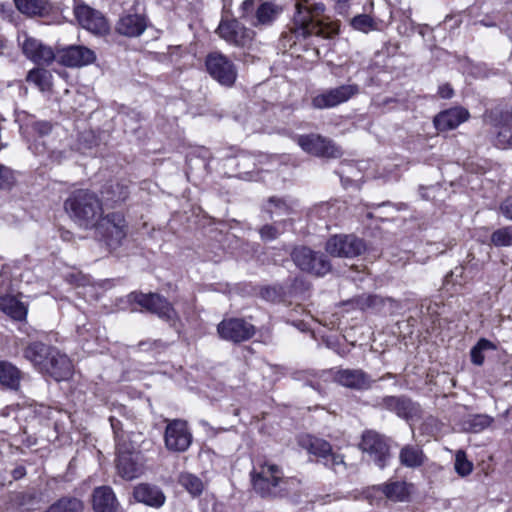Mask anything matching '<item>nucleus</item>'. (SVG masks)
Wrapping results in <instances>:
<instances>
[{
    "instance_id": "nucleus-22",
    "label": "nucleus",
    "mask_w": 512,
    "mask_h": 512,
    "mask_svg": "<svg viewBox=\"0 0 512 512\" xmlns=\"http://www.w3.org/2000/svg\"><path fill=\"white\" fill-rule=\"evenodd\" d=\"M147 28V19L137 13H123L115 24V31L122 36L139 37Z\"/></svg>"
},
{
    "instance_id": "nucleus-30",
    "label": "nucleus",
    "mask_w": 512,
    "mask_h": 512,
    "mask_svg": "<svg viewBox=\"0 0 512 512\" xmlns=\"http://www.w3.org/2000/svg\"><path fill=\"white\" fill-rule=\"evenodd\" d=\"M412 485L405 481L390 480L378 486V491L386 498L396 502L406 501L410 495Z\"/></svg>"
},
{
    "instance_id": "nucleus-38",
    "label": "nucleus",
    "mask_w": 512,
    "mask_h": 512,
    "mask_svg": "<svg viewBox=\"0 0 512 512\" xmlns=\"http://www.w3.org/2000/svg\"><path fill=\"white\" fill-rule=\"evenodd\" d=\"M14 2L17 9L27 15L43 16L51 9L48 0H14Z\"/></svg>"
},
{
    "instance_id": "nucleus-12",
    "label": "nucleus",
    "mask_w": 512,
    "mask_h": 512,
    "mask_svg": "<svg viewBox=\"0 0 512 512\" xmlns=\"http://www.w3.org/2000/svg\"><path fill=\"white\" fill-rule=\"evenodd\" d=\"M192 434L187 422L181 419L168 420L165 433V447L171 452H185L191 445Z\"/></svg>"
},
{
    "instance_id": "nucleus-18",
    "label": "nucleus",
    "mask_w": 512,
    "mask_h": 512,
    "mask_svg": "<svg viewBox=\"0 0 512 512\" xmlns=\"http://www.w3.org/2000/svg\"><path fill=\"white\" fill-rule=\"evenodd\" d=\"M74 15L81 27L96 35H105L110 26L104 15L88 5H75Z\"/></svg>"
},
{
    "instance_id": "nucleus-6",
    "label": "nucleus",
    "mask_w": 512,
    "mask_h": 512,
    "mask_svg": "<svg viewBox=\"0 0 512 512\" xmlns=\"http://www.w3.org/2000/svg\"><path fill=\"white\" fill-rule=\"evenodd\" d=\"M300 445L309 453L315 455L328 468L336 473H343L347 469L342 454L333 452L332 446L326 440L316 438L310 435L300 439Z\"/></svg>"
},
{
    "instance_id": "nucleus-49",
    "label": "nucleus",
    "mask_w": 512,
    "mask_h": 512,
    "mask_svg": "<svg viewBox=\"0 0 512 512\" xmlns=\"http://www.w3.org/2000/svg\"><path fill=\"white\" fill-rule=\"evenodd\" d=\"M109 421L111 424V428L115 435V440L117 442V446H119L120 439L123 438V424L120 419H118L115 415H111L109 417Z\"/></svg>"
},
{
    "instance_id": "nucleus-14",
    "label": "nucleus",
    "mask_w": 512,
    "mask_h": 512,
    "mask_svg": "<svg viewBox=\"0 0 512 512\" xmlns=\"http://www.w3.org/2000/svg\"><path fill=\"white\" fill-rule=\"evenodd\" d=\"M297 143L302 150L317 157L339 158L342 156L341 149L332 140L319 134L300 135Z\"/></svg>"
},
{
    "instance_id": "nucleus-40",
    "label": "nucleus",
    "mask_w": 512,
    "mask_h": 512,
    "mask_svg": "<svg viewBox=\"0 0 512 512\" xmlns=\"http://www.w3.org/2000/svg\"><path fill=\"white\" fill-rule=\"evenodd\" d=\"M288 220H274L273 223H267L262 225L258 229L260 238L264 242L274 241L278 239L286 230Z\"/></svg>"
},
{
    "instance_id": "nucleus-26",
    "label": "nucleus",
    "mask_w": 512,
    "mask_h": 512,
    "mask_svg": "<svg viewBox=\"0 0 512 512\" xmlns=\"http://www.w3.org/2000/svg\"><path fill=\"white\" fill-rule=\"evenodd\" d=\"M134 498L145 505L159 508L165 503V495L162 490L147 483L139 484L134 488Z\"/></svg>"
},
{
    "instance_id": "nucleus-8",
    "label": "nucleus",
    "mask_w": 512,
    "mask_h": 512,
    "mask_svg": "<svg viewBox=\"0 0 512 512\" xmlns=\"http://www.w3.org/2000/svg\"><path fill=\"white\" fill-rule=\"evenodd\" d=\"M359 447L379 468L383 469L387 465L390 447L384 435L374 430H366L362 434Z\"/></svg>"
},
{
    "instance_id": "nucleus-21",
    "label": "nucleus",
    "mask_w": 512,
    "mask_h": 512,
    "mask_svg": "<svg viewBox=\"0 0 512 512\" xmlns=\"http://www.w3.org/2000/svg\"><path fill=\"white\" fill-rule=\"evenodd\" d=\"M97 59L94 50L83 45H71L59 51V61L67 67H83Z\"/></svg>"
},
{
    "instance_id": "nucleus-28",
    "label": "nucleus",
    "mask_w": 512,
    "mask_h": 512,
    "mask_svg": "<svg viewBox=\"0 0 512 512\" xmlns=\"http://www.w3.org/2000/svg\"><path fill=\"white\" fill-rule=\"evenodd\" d=\"M295 201L287 200L277 196L269 197L262 207L263 213L268 215L270 220L286 217L295 213Z\"/></svg>"
},
{
    "instance_id": "nucleus-33",
    "label": "nucleus",
    "mask_w": 512,
    "mask_h": 512,
    "mask_svg": "<svg viewBox=\"0 0 512 512\" xmlns=\"http://www.w3.org/2000/svg\"><path fill=\"white\" fill-rule=\"evenodd\" d=\"M301 482L297 478L294 477H284L283 473L280 474L279 481L277 483L276 488H273L272 491L267 487H259L263 493L272 494L271 498H283L288 497L294 494H297L300 489Z\"/></svg>"
},
{
    "instance_id": "nucleus-1",
    "label": "nucleus",
    "mask_w": 512,
    "mask_h": 512,
    "mask_svg": "<svg viewBox=\"0 0 512 512\" xmlns=\"http://www.w3.org/2000/svg\"><path fill=\"white\" fill-rule=\"evenodd\" d=\"M293 19V32L296 37L307 38L315 35L331 38L339 31L336 22H327L323 3H312L310 0H297Z\"/></svg>"
},
{
    "instance_id": "nucleus-45",
    "label": "nucleus",
    "mask_w": 512,
    "mask_h": 512,
    "mask_svg": "<svg viewBox=\"0 0 512 512\" xmlns=\"http://www.w3.org/2000/svg\"><path fill=\"white\" fill-rule=\"evenodd\" d=\"M351 26L358 31L368 33L372 30H375L376 22L370 15L367 14H359L352 18Z\"/></svg>"
},
{
    "instance_id": "nucleus-7",
    "label": "nucleus",
    "mask_w": 512,
    "mask_h": 512,
    "mask_svg": "<svg viewBox=\"0 0 512 512\" xmlns=\"http://www.w3.org/2000/svg\"><path fill=\"white\" fill-rule=\"evenodd\" d=\"M291 257L299 269L317 276H324L331 270V264L324 254L305 246L294 248Z\"/></svg>"
},
{
    "instance_id": "nucleus-57",
    "label": "nucleus",
    "mask_w": 512,
    "mask_h": 512,
    "mask_svg": "<svg viewBox=\"0 0 512 512\" xmlns=\"http://www.w3.org/2000/svg\"><path fill=\"white\" fill-rule=\"evenodd\" d=\"M475 68L477 69V72H475V75H476V76H478V77H484V76H486V74H485V73H482V71H481V66H480V65H477Z\"/></svg>"
},
{
    "instance_id": "nucleus-61",
    "label": "nucleus",
    "mask_w": 512,
    "mask_h": 512,
    "mask_svg": "<svg viewBox=\"0 0 512 512\" xmlns=\"http://www.w3.org/2000/svg\"><path fill=\"white\" fill-rule=\"evenodd\" d=\"M45 148L43 147L41 150L38 149V147H35V153H42L44 152Z\"/></svg>"
},
{
    "instance_id": "nucleus-36",
    "label": "nucleus",
    "mask_w": 512,
    "mask_h": 512,
    "mask_svg": "<svg viewBox=\"0 0 512 512\" xmlns=\"http://www.w3.org/2000/svg\"><path fill=\"white\" fill-rule=\"evenodd\" d=\"M116 466L121 477L127 480L134 479L139 474V466L132 453L119 450Z\"/></svg>"
},
{
    "instance_id": "nucleus-47",
    "label": "nucleus",
    "mask_w": 512,
    "mask_h": 512,
    "mask_svg": "<svg viewBox=\"0 0 512 512\" xmlns=\"http://www.w3.org/2000/svg\"><path fill=\"white\" fill-rule=\"evenodd\" d=\"M454 468H455V471L460 476H467L472 472L473 465L467 459L464 451H461V450L457 451L456 456H455Z\"/></svg>"
},
{
    "instance_id": "nucleus-5",
    "label": "nucleus",
    "mask_w": 512,
    "mask_h": 512,
    "mask_svg": "<svg viewBox=\"0 0 512 512\" xmlns=\"http://www.w3.org/2000/svg\"><path fill=\"white\" fill-rule=\"evenodd\" d=\"M128 299L146 311L157 315L171 326H175L179 321V315L173 305L160 294L132 292L128 295Z\"/></svg>"
},
{
    "instance_id": "nucleus-42",
    "label": "nucleus",
    "mask_w": 512,
    "mask_h": 512,
    "mask_svg": "<svg viewBox=\"0 0 512 512\" xmlns=\"http://www.w3.org/2000/svg\"><path fill=\"white\" fill-rule=\"evenodd\" d=\"M83 503L73 497H64L52 504L46 512H82Z\"/></svg>"
},
{
    "instance_id": "nucleus-59",
    "label": "nucleus",
    "mask_w": 512,
    "mask_h": 512,
    "mask_svg": "<svg viewBox=\"0 0 512 512\" xmlns=\"http://www.w3.org/2000/svg\"><path fill=\"white\" fill-rule=\"evenodd\" d=\"M242 174H243V176H241V178L246 179V180H250L251 179V177L249 175L250 171H244Z\"/></svg>"
},
{
    "instance_id": "nucleus-37",
    "label": "nucleus",
    "mask_w": 512,
    "mask_h": 512,
    "mask_svg": "<svg viewBox=\"0 0 512 512\" xmlns=\"http://www.w3.org/2000/svg\"><path fill=\"white\" fill-rule=\"evenodd\" d=\"M52 73L44 68H33L26 76V81L35 85L40 91H50L52 88Z\"/></svg>"
},
{
    "instance_id": "nucleus-43",
    "label": "nucleus",
    "mask_w": 512,
    "mask_h": 512,
    "mask_svg": "<svg viewBox=\"0 0 512 512\" xmlns=\"http://www.w3.org/2000/svg\"><path fill=\"white\" fill-rule=\"evenodd\" d=\"M496 345L485 339H480L470 351L471 362L477 366H481L485 360V352L489 350H496Z\"/></svg>"
},
{
    "instance_id": "nucleus-11",
    "label": "nucleus",
    "mask_w": 512,
    "mask_h": 512,
    "mask_svg": "<svg viewBox=\"0 0 512 512\" xmlns=\"http://www.w3.org/2000/svg\"><path fill=\"white\" fill-rule=\"evenodd\" d=\"M217 332L223 340L241 343L251 339L255 335L256 328L243 318H227L217 325Z\"/></svg>"
},
{
    "instance_id": "nucleus-16",
    "label": "nucleus",
    "mask_w": 512,
    "mask_h": 512,
    "mask_svg": "<svg viewBox=\"0 0 512 512\" xmlns=\"http://www.w3.org/2000/svg\"><path fill=\"white\" fill-rule=\"evenodd\" d=\"M374 406L395 413L405 420L417 418L421 413L419 405L404 395L382 397L377 400Z\"/></svg>"
},
{
    "instance_id": "nucleus-2",
    "label": "nucleus",
    "mask_w": 512,
    "mask_h": 512,
    "mask_svg": "<svg viewBox=\"0 0 512 512\" xmlns=\"http://www.w3.org/2000/svg\"><path fill=\"white\" fill-rule=\"evenodd\" d=\"M64 208L72 220L84 229H93L103 217L101 199L88 189L73 191L65 200Z\"/></svg>"
},
{
    "instance_id": "nucleus-32",
    "label": "nucleus",
    "mask_w": 512,
    "mask_h": 512,
    "mask_svg": "<svg viewBox=\"0 0 512 512\" xmlns=\"http://www.w3.org/2000/svg\"><path fill=\"white\" fill-rule=\"evenodd\" d=\"M0 310L15 321H24L27 317V306L11 295L0 296Z\"/></svg>"
},
{
    "instance_id": "nucleus-52",
    "label": "nucleus",
    "mask_w": 512,
    "mask_h": 512,
    "mask_svg": "<svg viewBox=\"0 0 512 512\" xmlns=\"http://www.w3.org/2000/svg\"><path fill=\"white\" fill-rule=\"evenodd\" d=\"M501 213L509 220H512V196L507 197L500 206Z\"/></svg>"
},
{
    "instance_id": "nucleus-31",
    "label": "nucleus",
    "mask_w": 512,
    "mask_h": 512,
    "mask_svg": "<svg viewBox=\"0 0 512 512\" xmlns=\"http://www.w3.org/2000/svg\"><path fill=\"white\" fill-rule=\"evenodd\" d=\"M55 349L56 348L44 343L34 342L25 348L24 357L42 371L44 364L48 361L49 357L52 355V351Z\"/></svg>"
},
{
    "instance_id": "nucleus-9",
    "label": "nucleus",
    "mask_w": 512,
    "mask_h": 512,
    "mask_svg": "<svg viewBox=\"0 0 512 512\" xmlns=\"http://www.w3.org/2000/svg\"><path fill=\"white\" fill-rule=\"evenodd\" d=\"M209 75L219 84L232 87L237 79V69L234 63L224 54L212 52L205 61Z\"/></svg>"
},
{
    "instance_id": "nucleus-51",
    "label": "nucleus",
    "mask_w": 512,
    "mask_h": 512,
    "mask_svg": "<svg viewBox=\"0 0 512 512\" xmlns=\"http://www.w3.org/2000/svg\"><path fill=\"white\" fill-rule=\"evenodd\" d=\"M77 333L81 340L88 341L89 338L93 336V332L91 331V326L87 327L86 323L80 324V322L77 324Z\"/></svg>"
},
{
    "instance_id": "nucleus-27",
    "label": "nucleus",
    "mask_w": 512,
    "mask_h": 512,
    "mask_svg": "<svg viewBox=\"0 0 512 512\" xmlns=\"http://www.w3.org/2000/svg\"><path fill=\"white\" fill-rule=\"evenodd\" d=\"M92 504L95 512H116L118 501L109 486H100L94 489Z\"/></svg>"
},
{
    "instance_id": "nucleus-24",
    "label": "nucleus",
    "mask_w": 512,
    "mask_h": 512,
    "mask_svg": "<svg viewBox=\"0 0 512 512\" xmlns=\"http://www.w3.org/2000/svg\"><path fill=\"white\" fill-rule=\"evenodd\" d=\"M334 378L340 385L355 390L369 389L373 382L371 377L361 369H340L335 373Z\"/></svg>"
},
{
    "instance_id": "nucleus-4",
    "label": "nucleus",
    "mask_w": 512,
    "mask_h": 512,
    "mask_svg": "<svg viewBox=\"0 0 512 512\" xmlns=\"http://www.w3.org/2000/svg\"><path fill=\"white\" fill-rule=\"evenodd\" d=\"M97 237L109 250L119 248L128 233V225L123 214L108 213L94 227Z\"/></svg>"
},
{
    "instance_id": "nucleus-20",
    "label": "nucleus",
    "mask_w": 512,
    "mask_h": 512,
    "mask_svg": "<svg viewBox=\"0 0 512 512\" xmlns=\"http://www.w3.org/2000/svg\"><path fill=\"white\" fill-rule=\"evenodd\" d=\"M15 122L20 132L30 141L48 136L52 131V124L48 121H38L34 115L24 110H15Z\"/></svg>"
},
{
    "instance_id": "nucleus-56",
    "label": "nucleus",
    "mask_w": 512,
    "mask_h": 512,
    "mask_svg": "<svg viewBox=\"0 0 512 512\" xmlns=\"http://www.w3.org/2000/svg\"><path fill=\"white\" fill-rule=\"evenodd\" d=\"M25 475H26V469L22 465L17 466L12 470V477L14 480H19V479L23 478Z\"/></svg>"
},
{
    "instance_id": "nucleus-39",
    "label": "nucleus",
    "mask_w": 512,
    "mask_h": 512,
    "mask_svg": "<svg viewBox=\"0 0 512 512\" xmlns=\"http://www.w3.org/2000/svg\"><path fill=\"white\" fill-rule=\"evenodd\" d=\"M496 147L500 149L512 148V116L505 115L498 127V132L494 140Z\"/></svg>"
},
{
    "instance_id": "nucleus-44",
    "label": "nucleus",
    "mask_w": 512,
    "mask_h": 512,
    "mask_svg": "<svg viewBox=\"0 0 512 512\" xmlns=\"http://www.w3.org/2000/svg\"><path fill=\"white\" fill-rule=\"evenodd\" d=\"M179 483L193 496L200 495L204 489L202 480L190 473L181 474Z\"/></svg>"
},
{
    "instance_id": "nucleus-17",
    "label": "nucleus",
    "mask_w": 512,
    "mask_h": 512,
    "mask_svg": "<svg viewBox=\"0 0 512 512\" xmlns=\"http://www.w3.org/2000/svg\"><path fill=\"white\" fill-rule=\"evenodd\" d=\"M280 474H282V469L268 461H264L258 467H254L251 471V481L255 492L263 498H271L272 494L263 493L259 487H267L272 491L277 486Z\"/></svg>"
},
{
    "instance_id": "nucleus-62",
    "label": "nucleus",
    "mask_w": 512,
    "mask_h": 512,
    "mask_svg": "<svg viewBox=\"0 0 512 512\" xmlns=\"http://www.w3.org/2000/svg\"><path fill=\"white\" fill-rule=\"evenodd\" d=\"M79 1H80V0H73V2H74V6H75V5H85L84 3H80Z\"/></svg>"
},
{
    "instance_id": "nucleus-54",
    "label": "nucleus",
    "mask_w": 512,
    "mask_h": 512,
    "mask_svg": "<svg viewBox=\"0 0 512 512\" xmlns=\"http://www.w3.org/2000/svg\"><path fill=\"white\" fill-rule=\"evenodd\" d=\"M334 4V9L339 14H344L347 12L349 8V3L351 0H331Z\"/></svg>"
},
{
    "instance_id": "nucleus-60",
    "label": "nucleus",
    "mask_w": 512,
    "mask_h": 512,
    "mask_svg": "<svg viewBox=\"0 0 512 512\" xmlns=\"http://www.w3.org/2000/svg\"><path fill=\"white\" fill-rule=\"evenodd\" d=\"M5 47L4 40L0 37V55L3 53V49Z\"/></svg>"
},
{
    "instance_id": "nucleus-29",
    "label": "nucleus",
    "mask_w": 512,
    "mask_h": 512,
    "mask_svg": "<svg viewBox=\"0 0 512 512\" xmlns=\"http://www.w3.org/2000/svg\"><path fill=\"white\" fill-rule=\"evenodd\" d=\"M426 461L427 457L422 447L417 444H406L399 451V462L406 468L417 469Z\"/></svg>"
},
{
    "instance_id": "nucleus-15",
    "label": "nucleus",
    "mask_w": 512,
    "mask_h": 512,
    "mask_svg": "<svg viewBox=\"0 0 512 512\" xmlns=\"http://www.w3.org/2000/svg\"><path fill=\"white\" fill-rule=\"evenodd\" d=\"M326 251L337 257H356L365 251L364 241L354 235H334L328 239Z\"/></svg>"
},
{
    "instance_id": "nucleus-19",
    "label": "nucleus",
    "mask_w": 512,
    "mask_h": 512,
    "mask_svg": "<svg viewBox=\"0 0 512 512\" xmlns=\"http://www.w3.org/2000/svg\"><path fill=\"white\" fill-rule=\"evenodd\" d=\"M19 42L24 55L37 65L49 66L55 60L53 49L40 40L24 34L23 40L19 37Z\"/></svg>"
},
{
    "instance_id": "nucleus-50",
    "label": "nucleus",
    "mask_w": 512,
    "mask_h": 512,
    "mask_svg": "<svg viewBox=\"0 0 512 512\" xmlns=\"http://www.w3.org/2000/svg\"><path fill=\"white\" fill-rule=\"evenodd\" d=\"M10 274L4 268L0 271V293L8 292L10 289Z\"/></svg>"
},
{
    "instance_id": "nucleus-25",
    "label": "nucleus",
    "mask_w": 512,
    "mask_h": 512,
    "mask_svg": "<svg viewBox=\"0 0 512 512\" xmlns=\"http://www.w3.org/2000/svg\"><path fill=\"white\" fill-rule=\"evenodd\" d=\"M469 118V112L463 107H453L437 114L434 125L438 131H448L457 128Z\"/></svg>"
},
{
    "instance_id": "nucleus-23",
    "label": "nucleus",
    "mask_w": 512,
    "mask_h": 512,
    "mask_svg": "<svg viewBox=\"0 0 512 512\" xmlns=\"http://www.w3.org/2000/svg\"><path fill=\"white\" fill-rule=\"evenodd\" d=\"M41 372L50 375L56 381L67 380L72 374V363L65 354L55 349Z\"/></svg>"
},
{
    "instance_id": "nucleus-53",
    "label": "nucleus",
    "mask_w": 512,
    "mask_h": 512,
    "mask_svg": "<svg viewBox=\"0 0 512 512\" xmlns=\"http://www.w3.org/2000/svg\"><path fill=\"white\" fill-rule=\"evenodd\" d=\"M237 166L241 168H251L255 166V163L251 156L241 154L240 156H238Z\"/></svg>"
},
{
    "instance_id": "nucleus-63",
    "label": "nucleus",
    "mask_w": 512,
    "mask_h": 512,
    "mask_svg": "<svg viewBox=\"0 0 512 512\" xmlns=\"http://www.w3.org/2000/svg\"><path fill=\"white\" fill-rule=\"evenodd\" d=\"M310 385H311L312 387H314V388L318 389V384L316 385V384H314L313 382H310Z\"/></svg>"
},
{
    "instance_id": "nucleus-34",
    "label": "nucleus",
    "mask_w": 512,
    "mask_h": 512,
    "mask_svg": "<svg viewBox=\"0 0 512 512\" xmlns=\"http://www.w3.org/2000/svg\"><path fill=\"white\" fill-rule=\"evenodd\" d=\"M22 379L21 371L12 363L0 361V384L11 390H18Z\"/></svg>"
},
{
    "instance_id": "nucleus-64",
    "label": "nucleus",
    "mask_w": 512,
    "mask_h": 512,
    "mask_svg": "<svg viewBox=\"0 0 512 512\" xmlns=\"http://www.w3.org/2000/svg\"><path fill=\"white\" fill-rule=\"evenodd\" d=\"M71 278H72V279H71V281H74V282H76L77 284L79 283V281H78V279H77V278H75V279H74V276H71Z\"/></svg>"
},
{
    "instance_id": "nucleus-55",
    "label": "nucleus",
    "mask_w": 512,
    "mask_h": 512,
    "mask_svg": "<svg viewBox=\"0 0 512 512\" xmlns=\"http://www.w3.org/2000/svg\"><path fill=\"white\" fill-rule=\"evenodd\" d=\"M453 89L449 84H443L439 86L438 94L441 98L449 99L453 96Z\"/></svg>"
},
{
    "instance_id": "nucleus-41",
    "label": "nucleus",
    "mask_w": 512,
    "mask_h": 512,
    "mask_svg": "<svg viewBox=\"0 0 512 512\" xmlns=\"http://www.w3.org/2000/svg\"><path fill=\"white\" fill-rule=\"evenodd\" d=\"M492 421L493 419L485 414L469 415L463 422V428L471 433H479L488 428Z\"/></svg>"
},
{
    "instance_id": "nucleus-48",
    "label": "nucleus",
    "mask_w": 512,
    "mask_h": 512,
    "mask_svg": "<svg viewBox=\"0 0 512 512\" xmlns=\"http://www.w3.org/2000/svg\"><path fill=\"white\" fill-rule=\"evenodd\" d=\"M14 183V176L11 169L0 164V189H8Z\"/></svg>"
},
{
    "instance_id": "nucleus-3",
    "label": "nucleus",
    "mask_w": 512,
    "mask_h": 512,
    "mask_svg": "<svg viewBox=\"0 0 512 512\" xmlns=\"http://www.w3.org/2000/svg\"><path fill=\"white\" fill-rule=\"evenodd\" d=\"M239 10L240 18L255 28L272 26L283 13L282 5L262 0H244Z\"/></svg>"
},
{
    "instance_id": "nucleus-58",
    "label": "nucleus",
    "mask_w": 512,
    "mask_h": 512,
    "mask_svg": "<svg viewBox=\"0 0 512 512\" xmlns=\"http://www.w3.org/2000/svg\"><path fill=\"white\" fill-rule=\"evenodd\" d=\"M6 483V478L4 474L0 471V488L3 487Z\"/></svg>"
},
{
    "instance_id": "nucleus-46",
    "label": "nucleus",
    "mask_w": 512,
    "mask_h": 512,
    "mask_svg": "<svg viewBox=\"0 0 512 512\" xmlns=\"http://www.w3.org/2000/svg\"><path fill=\"white\" fill-rule=\"evenodd\" d=\"M491 242L497 247L511 246L512 226L500 228L494 231L491 235Z\"/></svg>"
},
{
    "instance_id": "nucleus-35",
    "label": "nucleus",
    "mask_w": 512,
    "mask_h": 512,
    "mask_svg": "<svg viewBox=\"0 0 512 512\" xmlns=\"http://www.w3.org/2000/svg\"><path fill=\"white\" fill-rule=\"evenodd\" d=\"M104 199L111 205L125 201L129 195V188L124 181H111L102 191Z\"/></svg>"
},
{
    "instance_id": "nucleus-10",
    "label": "nucleus",
    "mask_w": 512,
    "mask_h": 512,
    "mask_svg": "<svg viewBox=\"0 0 512 512\" xmlns=\"http://www.w3.org/2000/svg\"><path fill=\"white\" fill-rule=\"evenodd\" d=\"M360 87L357 84H344L326 89L312 98L311 105L315 109L334 108L358 95Z\"/></svg>"
},
{
    "instance_id": "nucleus-13",
    "label": "nucleus",
    "mask_w": 512,
    "mask_h": 512,
    "mask_svg": "<svg viewBox=\"0 0 512 512\" xmlns=\"http://www.w3.org/2000/svg\"><path fill=\"white\" fill-rule=\"evenodd\" d=\"M216 33L227 43L244 47L249 45L254 38V31L247 28L237 19H222Z\"/></svg>"
}]
</instances>
